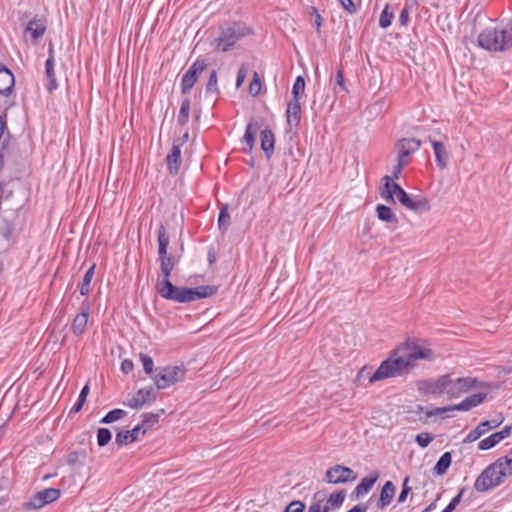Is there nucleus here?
<instances>
[{
	"label": "nucleus",
	"instance_id": "obj_16",
	"mask_svg": "<svg viewBox=\"0 0 512 512\" xmlns=\"http://www.w3.org/2000/svg\"><path fill=\"white\" fill-rule=\"evenodd\" d=\"M146 433V429L143 428V425H137L132 430L119 431L115 437V443L118 446H124L129 443H133L139 440L140 434L144 435Z\"/></svg>",
	"mask_w": 512,
	"mask_h": 512
},
{
	"label": "nucleus",
	"instance_id": "obj_58",
	"mask_svg": "<svg viewBox=\"0 0 512 512\" xmlns=\"http://www.w3.org/2000/svg\"><path fill=\"white\" fill-rule=\"evenodd\" d=\"M336 84L339 85L342 89H346L344 86V76L341 70L337 71L336 74Z\"/></svg>",
	"mask_w": 512,
	"mask_h": 512
},
{
	"label": "nucleus",
	"instance_id": "obj_41",
	"mask_svg": "<svg viewBox=\"0 0 512 512\" xmlns=\"http://www.w3.org/2000/svg\"><path fill=\"white\" fill-rule=\"evenodd\" d=\"M261 91V80L259 78L258 73H254L253 79L251 80L249 84V93L252 96H257Z\"/></svg>",
	"mask_w": 512,
	"mask_h": 512
},
{
	"label": "nucleus",
	"instance_id": "obj_61",
	"mask_svg": "<svg viewBox=\"0 0 512 512\" xmlns=\"http://www.w3.org/2000/svg\"><path fill=\"white\" fill-rule=\"evenodd\" d=\"M435 507H436V504H435V502H433V503H431L429 506H427V507L423 510V512H432V510H434V509H435Z\"/></svg>",
	"mask_w": 512,
	"mask_h": 512
},
{
	"label": "nucleus",
	"instance_id": "obj_35",
	"mask_svg": "<svg viewBox=\"0 0 512 512\" xmlns=\"http://www.w3.org/2000/svg\"><path fill=\"white\" fill-rule=\"evenodd\" d=\"M127 415V412L122 409H113L109 411L101 420L100 423L102 424H110L117 420L122 419Z\"/></svg>",
	"mask_w": 512,
	"mask_h": 512
},
{
	"label": "nucleus",
	"instance_id": "obj_63",
	"mask_svg": "<svg viewBox=\"0 0 512 512\" xmlns=\"http://www.w3.org/2000/svg\"><path fill=\"white\" fill-rule=\"evenodd\" d=\"M330 510H332V507H329L328 503L323 508L321 507V512H329Z\"/></svg>",
	"mask_w": 512,
	"mask_h": 512
},
{
	"label": "nucleus",
	"instance_id": "obj_55",
	"mask_svg": "<svg viewBox=\"0 0 512 512\" xmlns=\"http://www.w3.org/2000/svg\"><path fill=\"white\" fill-rule=\"evenodd\" d=\"M134 364L130 359H125L121 363V371L124 374H128L133 370Z\"/></svg>",
	"mask_w": 512,
	"mask_h": 512
},
{
	"label": "nucleus",
	"instance_id": "obj_10",
	"mask_svg": "<svg viewBox=\"0 0 512 512\" xmlns=\"http://www.w3.org/2000/svg\"><path fill=\"white\" fill-rule=\"evenodd\" d=\"M357 474L349 467L335 465L325 473V481L330 484H343L356 480Z\"/></svg>",
	"mask_w": 512,
	"mask_h": 512
},
{
	"label": "nucleus",
	"instance_id": "obj_64",
	"mask_svg": "<svg viewBox=\"0 0 512 512\" xmlns=\"http://www.w3.org/2000/svg\"><path fill=\"white\" fill-rule=\"evenodd\" d=\"M315 22H316V26L320 27V25H321V16L319 14L316 15Z\"/></svg>",
	"mask_w": 512,
	"mask_h": 512
},
{
	"label": "nucleus",
	"instance_id": "obj_28",
	"mask_svg": "<svg viewBox=\"0 0 512 512\" xmlns=\"http://www.w3.org/2000/svg\"><path fill=\"white\" fill-rule=\"evenodd\" d=\"M452 462V456L450 452L443 453L433 468V474L437 476L444 475Z\"/></svg>",
	"mask_w": 512,
	"mask_h": 512
},
{
	"label": "nucleus",
	"instance_id": "obj_24",
	"mask_svg": "<svg viewBox=\"0 0 512 512\" xmlns=\"http://www.w3.org/2000/svg\"><path fill=\"white\" fill-rule=\"evenodd\" d=\"M378 477H379V475L377 472H375L374 474H372L368 477H364L361 480V482L356 486L352 495L356 499H358L361 496H363L364 494H367L372 489L374 484L376 483Z\"/></svg>",
	"mask_w": 512,
	"mask_h": 512
},
{
	"label": "nucleus",
	"instance_id": "obj_47",
	"mask_svg": "<svg viewBox=\"0 0 512 512\" xmlns=\"http://www.w3.org/2000/svg\"><path fill=\"white\" fill-rule=\"evenodd\" d=\"M248 73V66L246 64H242L237 72V78H236V87H240L243 82L245 81V78Z\"/></svg>",
	"mask_w": 512,
	"mask_h": 512
},
{
	"label": "nucleus",
	"instance_id": "obj_8",
	"mask_svg": "<svg viewBox=\"0 0 512 512\" xmlns=\"http://www.w3.org/2000/svg\"><path fill=\"white\" fill-rule=\"evenodd\" d=\"M185 369L183 366H166L158 369L154 383L158 390L166 389L171 385L183 381Z\"/></svg>",
	"mask_w": 512,
	"mask_h": 512
},
{
	"label": "nucleus",
	"instance_id": "obj_59",
	"mask_svg": "<svg viewBox=\"0 0 512 512\" xmlns=\"http://www.w3.org/2000/svg\"><path fill=\"white\" fill-rule=\"evenodd\" d=\"M83 405H84V402L77 400V402L71 408L70 413L79 412L82 409Z\"/></svg>",
	"mask_w": 512,
	"mask_h": 512
},
{
	"label": "nucleus",
	"instance_id": "obj_3",
	"mask_svg": "<svg viewBox=\"0 0 512 512\" xmlns=\"http://www.w3.org/2000/svg\"><path fill=\"white\" fill-rule=\"evenodd\" d=\"M384 185L381 188L380 195L387 202L395 204V197L408 210L416 213L428 212L430 210L429 201L422 196L411 197L399 184L392 181L390 176L383 178Z\"/></svg>",
	"mask_w": 512,
	"mask_h": 512
},
{
	"label": "nucleus",
	"instance_id": "obj_25",
	"mask_svg": "<svg viewBox=\"0 0 512 512\" xmlns=\"http://www.w3.org/2000/svg\"><path fill=\"white\" fill-rule=\"evenodd\" d=\"M395 491V485L391 481H387L381 489L380 497L377 502L378 508L384 509L387 507L391 503L395 495Z\"/></svg>",
	"mask_w": 512,
	"mask_h": 512
},
{
	"label": "nucleus",
	"instance_id": "obj_22",
	"mask_svg": "<svg viewBox=\"0 0 512 512\" xmlns=\"http://www.w3.org/2000/svg\"><path fill=\"white\" fill-rule=\"evenodd\" d=\"M487 397V393H477L466 397L462 402L454 405L457 411H469L480 405Z\"/></svg>",
	"mask_w": 512,
	"mask_h": 512
},
{
	"label": "nucleus",
	"instance_id": "obj_34",
	"mask_svg": "<svg viewBox=\"0 0 512 512\" xmlns=\"http://www.w3.org/2000/svg\"><path fill=\"white\" fill-rule=\"evenodd\" d=\"M190 112V100L185 98L180 106L179 114L177 117V122L180 126H185L189 119Z\"/></svg>",
	"mask_w": 512,
	"mask_h": 512
},
{
	"label": "nucleus",
	"instance_id": "obj_15",
	"mask_svg": "<svg viewBox=\"0 0 512 512\" xmlns=\"http://www.w3.org/2000/svg\"><path fill=\"white\" fill-rule=\"evenodd\" d=\"M60 497V490L56 488H45L34 494V510L56 501Z\"/></svg>",
	"mask_w": 512,
	"mask_h": 512
},
{
	"label": "nucleus",
	"instance_id": "obj_46",
	"mask_svg": "<svg viewBox=\"0 0 512 512\" xmlns=\"http://www.w3.org/2000/svg\"><path fill=\"white\" fill-rule=\"evenodd\" d=\"M451 411H457V409L454 408V405L445 406V407H436V408L432 409L431 411H428L427 416H429V417L442 416L445 413L451 412Z\"/></svg>",
	"mask_w": 512,
	"mask_h": 512
},
{
	"label": "nucleus",
	"instance_id": "obj_60",
	"mask_svg": "<svg viewBox=\"0 0 512 512\" xmlns=\"http://www.w3.org/2000/svg\"><path fill=\"white\" fill-rule=\"evenodd\" d=\"M308 512H321L320 500L310 505Z\"/></svg>",
	"mask_w": 512,
	"mask_h": 512
},
{
	"label": "nucleus",
	"instance_id": "obj_12",
	"mask_svg": "<svg viewBox=\"0 0 512 512\" xmlns=\"http://www.w3.org/2000/svg\"><path fill=\"white\" fill-rule=\"evenodd\" d=\"M417 389L423 395L441 396L445 394V376L442 375L436 380H420L417 382Z\"/></svg>",
	"mask_w": 512,
	"mask_h": 512
},
{
	"label": "nucleus",
	"instance_id": "obj_5",
	"mask_svg": "<svg viewBox=\"0 0 512 512\" xmlns=\"http://www.w3.org/2000/svg\"><path fill=\"white\" fill-rule=\"evenodd\" d=\"M500 464L501 463L494 462L481 472V474L475 480V490L478 492H486L504 482V474L498 467Z\"/></svg>",
	"mask_w": 512,
	"mask_h": 512
},
{
	"label": "nucleus",
	"instance_id": "obj_13",
	"mask_svg": "<svg viewBox=\"0 0 512 512\" xmlns=\"http://www.w3.org/2000/svg\"><path fill=\"white\" fill-rule=\"evenodd\" d=\"M512 427L507 425L503 427L502 430L495 432L491 434L490 436L482 439L478 443V449L482 451L489 450L493 447H495L498 443H500L502 440L508 438L511 435Z\"/></svg>",
	"mask_w": 512,
	"mask_h": 512
},
{
	"label": "nucleus",
	"instance_id": "obj_56",
	"mask_svg": "<svg viewBox=\"0 0 512 512\" xmlns=\"http://www.w3.org/2000/svg\"><path fill=\"white\" fill-rule=\"evenodd\" d=\"M367 509H368V504L361 503V504H357L356 506H354L352 509H350L347 512H366Z\"/></svg>",
	"mask_w": 512,
	"mask_h": 512
},
{
	"label": "nucleus",
	"instance_id": "obj_40",
	"mask_svg": "<svg viewBox=\"0 0 512 512\" xmlns=\"http://www.w3.org/2000/svg\"><path fill=\"white\" fill-rule=\"evenodd\" d=\"M305 91V80L302 76H298L292 87V99H299L301 94Z\"/></svg>",
	"mask_w": 512,
	"mask_h": 512
},
{
	"label": "nucleus",
	"instance_id": "obj_11",
	"mask_svg": "<svg viewBox=\"0 0 512 512\" xmlns=\"http://www.w3.org/2000/svg\"><path fill=\"white\" fill-rule=\"evenodd\" d=\"M157 390V388H153L152 386L141 388L124 402V405L132 409H141L144 405L150 404L156 400Z\"/></svg>",
	"mask_w": 512,
	"mask_h": 512
},
{
	"label": "nucleus",
	"instance_id": "obj_54",
	"mask_svg": "<svg viewBox=\"0 0 512 512\" xmlns=\"http://www.w3.org/2000/svg\"><path fill=\"white\" fill-rule=\"evenodd\" d=\"M338 1L340 2L343 9H345L348 13L354 14L356 12V7L352 0H338Z\"/></svg>",
	"mask_w": 512,
	"mask_h": 512
},
{
	"label": "nucleus",
	"instance_id": "obj_19",
	"mask_svg": "<svg viewBox=\"0 0 512 512\" xmlns=\"http://www.w3.org/2000/svg\"><path fill=\"white\" fill-rule=\"evenodd\" d=\"M49 57L45 62V75L48 80L47 89L48 91L52 92L53 90L57 89L58 84L55 77V63H54V50H53V44L52 42H49Z\"/></svg>",
	"mask_w": 512,
	"mask_h": 512
},
{
	"label": "nucleus",
	"instance_id": "obj_4",
	"mask_svg": "<svg viewBox=\"0 0 512 512\" xmlns=\"http://www.w3.org/2000/svg\"><path fill=\"white\" fill-rule=\"evenodd\" d=\"M478 44L485 50L502 52L512 47V19L501 29L487 28L478 36Z\"/></svg>",
	"mask_w": 512,
	"mask_h": 512
},
{
	"label": "nucleus",
	"instance_id": "obj_45",
	"mask_svg": "<svg viewBox=\"0 0 512 512\" xmlns=\"http://www.w3.org/2000/svg\"><path fill=\"white\" fill-rule=\"evenodd\" d=\"M434 437L429 433H420L416 436L415 441L421 448H426L432 441Z\"/></svg>",
	"mask_w": 512,
	"mask_h": 512
},
{
	"label": "nucleus",
	"instance_id": "obj_53",
	"mask_svg": "<svg viewBox=\"0 0 512 512\" xmlns=\"http://www.w3.org/2000/svg\"><path fill=\"white\" fill-rule=\"evenodd\" d=\"M142 423L143 425L144 424H147L149 426H152L154 425L155 423L158 422V415L157 414H153V413H144L142 414Z\"/></svg>",
	"mask_w": 512,
	"mask_h": 512
},
{
	"label": "nucleus",
	"instance_id": "obj_6",
	"mask_svg": "<svg viewBox=\"0 0 512 512\" xmlns=\"http://www.w3.org/2000/svg\"><path fill=\"white\" fill-rule=\"evenodd\" d=\"M251 34V29L233 24L222 30L221 35L214 40L215 48L219 51L226 52L233 47L241 38Z\"/></svg>",
	"mask_w": 512,
	"mask_h": 512
},
{
	"label": "nucleus",
	"instance_id": "obj_21",
	"mask_svg": "<svg viewBox=\"0 0 512 512\" xmlns=\"http://www.w3.org/2000/svg\"><path fill=\"white\" fill-rule=\"evenodd\" d=\"M15 80L11 71L0 64V94L7 95L11 92Z\"/></svg>",
	"mask_w": 512,
	"mask_h": 512
},
{
	"label": "nucleus",
	"instance_id": "obj_51",
	"mask_svg": "<svg viewBox=\"0 0 512 512\" xmlns=\"http://www.w3.org/2000/svg\"><path fill=\"white\" fill-rule=\"evenodd\" d=\"M84 456V452L72 451L67 455L66 462L68 465L73 466L79 461L80 457L83 458Z\"/></svg>",
	"mask_w": 512,
	"mask_h": 512
},
{
	"label": "nucleus",
	"instance_id": "obj_36",
	"mask_svg": "<svg viewBox=\"0 0 512 512\" xmlns=\"http://www.w3.org/2000/svg\"><path fill=\"white\" fill-rule=\"evenodd\" d=\"M230 225V215L227 206L220 209L218 216V227L222 232H226Z\"/></svg>",
	"mask_w": 512,
	"mask_h": 512
},
{
	"label": "nucleus",
	"instance_id": "obj_29",
	"mask_svg": "<svg viewBox=\"0 0 512 512\" xmlns=\"http://www.w3.org/2000/svg\"><path fill=\"white\" fill-rule=\"evenodd\" d=\"M260 129V125L258 122L251 121L245 130V134L243 136V141L248 145V149L246 151L250 152L254 146V141L258 130Z\"/></svg>",
	"mask_w": 512,
	"mask_h": 512
},
{
	"label": "nucleus",
	"instance_id": "obj_33",
	"mask_svg": "<svg viewBox=\"0 0 512 512\" xmlns=\"http://www.w3.org/2000/svg\"><path fill=\"white\" fill-rule=\"evenodd\" d=\"M346 497L345 490H340L337 492L332 493L329 498L327 499V503L329 504V507H332V510L339 509Z\"/></svg>",
	"mask_w": 512,
	"mask_h": 512
},
{
	"label": "nucleus",
	"instance_id": "obj_1",
	"mask_svg": "<svg viewBox=\"0 0 512 512\" xmlns=\"http://www.w3.org/2000/svg\"><path fill=\"white\" fill-rule=\"evenodd\" d=\"M157 241L162 279L158 278L156 291L162 298L177 303H189L197 299L210 297L216 293L217 288L211 285H203L194 288L177 287L173 285L170 281V276L179 258L167 253L170 238L163 224H161L157 230Z\"/></svg>",
	"mask_w": 512,
	"mask_h": 512
},
{
	"label": "nucleus",
	"instance_id": "obj_20",
	"mask_svg": "<svg viewBox=\"0 0 512 512\" xmlns=\"http://www.w3.org/2000/svg\"><path fill=\"white\" fill-rule=\"evenodd\" d=\"M287 123L290 127H298L301 119V105L299 99H291L286 110Z\"/></svg>",
	"mask_w": 512,
	"mask_h": 512
},
{
	"label": "nucleus",
	"instance_id": "obj_32",
	"mask_svg": "<svg viewBox=\"0 0 512 512\" xmlns=\"http://www.w3.org/2000/svg\"><path fill=\"white\" fill-rule=\"evenodd\" d=\"M96 264L91 265V267L84 274L81 286H80V294L85 296L90 291V283L93 279L95 273Z\"/></svg>",
	"mask_w": 512,
	"mask_h": 512
},
{
	"label": "nucleus",
	"instance_id": "obj_37",
	"mask_svg": "<svg viewBox=\"0 0 512 512\" xmlns=\"http://www.w3.org/2000/svg\"><path fill=\"white\" fill-rule=\"evenodd\" d=\"M389 8L390 6L389 4H387L380 14L379 26L383 29L388 28L391 25L392 20L394 18V14L393 12L389 11Z\"/></svg>",
	"mask_w": 512,
	"mask_h": 512
},
{
	"label": "nucleus",
	"instance_id": "obj_44",
	"mask_svg": "<svg viewBox=\"0 0 512 512\" xmlns=\"http://www.w3.org/2000/svg\"><path fill=\"white\" fill-rule=\"evenodd\" d=\"M466 488H462L459 493L450 501V503L446 506V508L442 512H453L456 506L460 503Z\"/></svg>",
	"mask_w": 512,
	"mask_h": 512
},
{
	"label": "nucleus",
	"instance_id": "obj_2",
	"mask_svg": "<svg viewBox=\"0 0 512 512\" xmlns=\"http://www.w3.org/2000/svg\"><path fill=\"white\" fill-rule=\"evenodd\" d=\"M433 351L416 339H407L391 352L389 357L382 361L369 379L373 384L388 378L401 377L409 374L415 367L417 360L431 361Z\"/></svg>",
	"mask_w": 512,
	"mask_h": 512
},
{
	"label": "nucleus",
	"instance_id": "obj_38",
	"mask_svg": "<svg viewBox=\"0 0 512 512\" xmlns=\"http://www.w3.org/2000/svg\"><path fill=\"white\" fill-rule=\"evenodd\" d=\"M112 439V433L108 428H99L97 430V444L99 447L106 446Z\"/></svg>",
	"mask_w": 512,
	"mask_h": 512
},
{
	"label": "nucleus",
	"instance_id": "obj_18",
	"mask_svg": "<svg viewBox=\"0 0 512 512\" xmlns=\"http://www.w3.org/2000/svg\"><path fill=\"white\" fill-rule=\"evenodd\" d=\"M429 141L433 147L437 166L445 169L448 165L449 153L444 142L429 137Z\"/></svg>",
	"mask_w": 512,
	"mask_h": 512
},
{
	"label": "nucleus",
	"instance_id": "obj_49",
	"mask_svg": "<svg viewBox=\"0 0 512 512\" xmlns=\"http://www.w3.org/2000/svg\"><path fill=\"white\" fill-rule=\"evenodd\" d=\"M305 504L302 501H292L283 512H303Z\"/></svg>",
	"mask_w": 512,
	"mask_h": 512
},
{
	"label": "nucleus",
	"instance_id": "obj_30",
	"mask_svg": "<svg viewBox=\"0 0 512 512\" xmlns=\"http://www.w3.org/2000/svg\"><path fill=\"white\" fill-rule=\"evenodd\" d=\"M377 216L381 221L396 224L398 219L392 209L386 205L379 204L376 207Z\"/></svg>",
	"mask_w": 512,
	"mask_h": 512
},
{
	"label": "nucleus",
	"instance_id": "obj_48",
	"mask_svg": "<svg viewBox=\"0 0 512 512\" xmlns=\"http://www.w3.org/2000/svg\"><path fill=\"white\" fill-rule=\"evenodd\" d=\"M408 482H409V477H406L403 481V484H402V490L398 496V499H397V502L398 503H403L405 502L408 494L410 493L411 491V488L408 486Z\"/></svg>",
	"mask_w": 512,
	"mask_h": 512
},
{
	"label": "nucleus",
	"instance_id": "obj_62",
	"mask_svg": "<svg viewBox=\"0 0 512 512\" xmlns=\"http://www.w3.org/2000/svg\"><path fill=\"white\" fill-rule=\"evenodd\" d=\"M32 31V20L28 21L27 24H26V29H25V33L28 34L29 32Z\"/></svg>",
	"mask_w": 512,
	"mask_h": 512
},
{
	"label": "nucleus",
	"instance_id": "obj_52",
	"mask_svg": "<svg viewBox=\"0 0 512 512\" xmlns=\"http://www.w3.org/2000/svg\"><path fill=\"white\" fill-rule=\"evenodd\" d=\"M410 6L405 4L399 15V22L402 26H406L409 21Z\"/></svg>",
	"mask_w": 512,
	"mask_h": 512
},
{
	"label": "nucleus",
	"instance_id": "obj_23",
	"mask_svg": "<svg viewBox=\"0 0 512 512\" xmlns=\"http://www.w3.org/2000/svg\"><path fill=\"white\" fill-rule=\"evenodd\" d=\"M167 168L170 174H177L181 164V149L179 145H173L166 157Z\"/></svg>",
	"mask_w": 512,
	"mask_h": 512
},
{
	"label": "nucleus",
	"instance_id": "obj_57",
	"mask_svg": "<svg viewBox=\"0 0 512 512\" xmlns=\"http://www.w3.org/2000/svg\"><path fill=\"white\" fill-rule=\"evenodd\" d=\"M89 393V385L86 384L80 391V394H79V397H78V400L79 401H82L85 403L86 401V398H87V395Z\"/></svg>",
	"mask_w": 512,
	"mask_h": 512
},
{
	"label": "nucleus",
	"instance_id": "obj_31",
	"mask_svg": "<svg viewBox=\"0 0 512 512\" xmlns=\"http://www.w3.org/2000/svg\"><path fill=\"white\" fill-rule=\"evenodd\" d=\"M496 463H501L498 467L504 474L505 479L512 475V450L503 457L498 458Z\"/></svg>",
	"mask_w": 512,
	"mask_h": 512
},
{
	"label": "nucleus",
	"instance_id": "obj_27",
	"mask_svg": "<svg viewBox=\"0 0 512 512\" xmlns=\"http://www.w3.org/2000/svg\"><path fill=\"white\" fill-rule=\"evenodd\" d=\"M275 137L271 130L264 129L261 131V149L269 158L274 152Z\"/></svg>",
	"mask_w": 512,
	"mask_h": 512
},
{
	"label": "nucleus",
	"instance_id": "obj_39",
	"mask_svg": "<svg viewBox=\"0 0 512 512\" xmlns=\"http://www.w3.org/2000/svg\"><path fill=\"white\" fill-rule=\"evenodd\" d=\"M217 81H218L217 73L215 70H212L210 72V76H209L208 82L206 84V93L215 94V95H217L219 93Z\"/></svg>",
	"mask_w": 512,
	"mask_h": 512
},
{
	"label": "nucleus",
	"instance_id": "obj_17",
	"mask_svg": "<svg viewBox=\"0 0 512 512\" xmlns=\"http://www.w3.org/2000/svg\"><path fill=\"white\" fill-rule=\"evenodd\" d=\"M501 421L487 420L477 425V427L471 430L464 439V443H472L478 440L482 435L486 434L491 429L498 427Z\"/></svg>",
	"mask_w": 512,
	"mask_h": 512
},
{
	"label": "nucleus",
	"instance_id": "obj_43",
	"mask_svg": "<svg viewBox=\"0 0 512 512\" xmlns=\"http://www.w3.org/2000/svg\"><path fill=\"white\" fill-rule=\"evenodd\" d=\"M140 360L142 362L145 373L150 375L154 368L153 359L149 355L141 353Z\"/></svg>",
	"mask_w": 512,
	"mask_h": 512
},
{
	"label": "nucleus",
	"instance_id": "obj_50",
	"mask_svg": "<svg viewBox=\"0 0 512 512\" xmlns=\"http://www.w3.org/2000/svg\"><path fill=\"white\" fill-rule=\"evenodd\" d=\"M407 163H408L407 160H400V159H398L397 165L393 169L392 176H390L392 181L394 179H399L400 178L401 172H402L403 168L407 165Z\"/></svg>",
	"mask_w": 512,
	"mask_h": 512
},
{
	"label": "nucleus",
	"instance_id": "obj_26",
	"mask_svg": "<svg viewBox=\"0 0 512 512\" xmlns=\"http://www.w3.org/2000/svg\"><path fill=\"white\" fill-rule=\"evenodd\" d=\"M89 307L82 310L81 313L75 316L72 322V331L75 335H82L85 331L88 322Z\"/></svg>",
	"mask_w": 512,
	"mask_h": 512
},
{
	"label": "nucleus",
	"instance_id": "obj_9",
	"mask_svg": "<svg viewBox=\"0 0 512 512\" xmlns=\"http://www.w3.org/2000/svg\"><path fill=\"white\" fill-rule=\"evenodd\" d=\"M206 67L207 63L204 59H196V61L188 68L181 79L182 94H187L191 91L196 81L198 80L199 75L205 70Z\"/></svg>",
	"mask_w": 512,
	"mask_h": 512
},
{
	"label": "nucleus",
	"instance_id": "obj_42",
	"mask_svg": "<svg viewBox=\"0 0 512 512\" xmlns=\"http://www.w3.org/2000/svg\"><path fill=\"white\" fill-rule=\"evenodd\" d=\"M46 31V20L45 19H35L34 18V39H37Z\"/></svg>",
	"mask_w": 512,
	"mask_h": 512
},
{
	"label": "nucleus",
	"instance_id": "obj_7",
	"mask_svg": "<svg viewBox=\"0 0 512 512\" xmlns=\"http://www.w3.org/2000/svg\"><path fill=\"white\" fill-rule=\"evenodd\" d=\"M445 394L449 398H459L463 393L477 388L480 382L474 377L454 378L451 374H445Z\"/></svg>",
	"mask_w": 512,
	"mask_h": 512
},
{
	"label": "nucleus",
	"instance_id": "obj_14",
	"mask_svg": "<svg viewBox=\"0 0 512 512\" xmlns=\"http://www.w3.org/2000/svg\"><path fill=\"white\" fill-rule=\"evenodd\" d=\"M421 146V141L414 138H403L400 139L396 148L398 150V159L407 160V158L416 152Z\"/></svg>",
	"mask_w": 512,
	"mask_h": 512
}]
</instances>
